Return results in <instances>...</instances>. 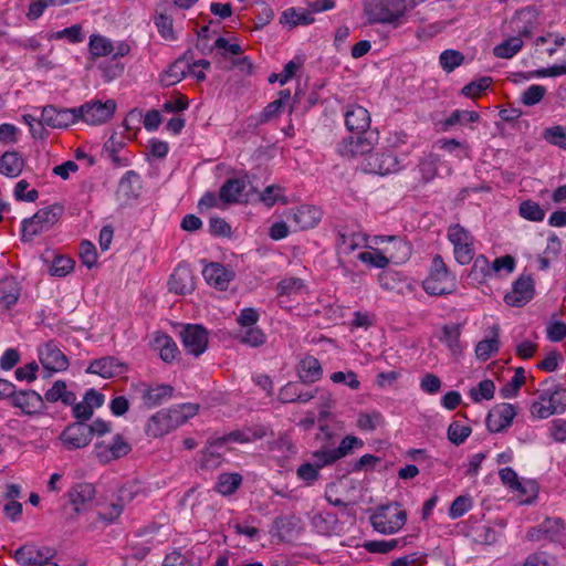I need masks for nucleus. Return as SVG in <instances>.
I'll list each match as a JSON object with an SVG mask.
<instances>
[{
    "label": "nucleus",
    "instance_id": "1",
    "mask_svg": "<svg viewBox=\"0 0 566 566\" xmlns=\"http://www.w3.org/2000/svg\"><path fill=\"white\" fill-rule=\"evenodd\" d=\"M422 287L434 296L451 294L457 290L455 276L448 270L440 254L433 256L429 276L422 282Z\"/></svg>",
    "mask_w": 566,
    "mask_h": 566
},
{
    "label": "nucleus",
    "instance_id": "2",
    "mask_svg": "<svg viewBox=\"0 0 566 566\" xmlns=\"http://www.w3.org/2000/svg\"><path fill=\"white\" fill-rule=\"evenodd\" d=\"M407 522V512L400 507V504L395 502L378 509L376 513L370 516V523L375 531L381 534L397 533Z\"/></svg>",
    "mask_w": 566,
    "mask_h": 566
},
{
    "label": "nucleus",
    "instance_id": "3",
    "mask_svg": "<svg viewBox=\"0 0 566 566\" xmlns=\"http://www.w3.org/2000/svg\"><path fill=\"white\" fill-rule=\"evenodd\" d=\"M63 208L59 205L40 209L33 217L22 221V240L32 241L34 237L51 229L59 220Z\"/></svg>",
    "mask_w": 566,
    "mask_h": 566
},
{
    "label": "nucleus",
    "instance_id": "4",
    "mask_svg": "<svg viewBox=\"0 0 566 566\" xmlns=\"http://www.w3.org/2000/svg\"><path fill=\"white\" fill-rule=\"evenodd\" d=\"M364 11L370 23H389L395 27L406 13V8L401 2L392 7L387 0H365Z\"/></svg>",
    "mask_w": 566,
    "mask_h": 566
},
{
    "label": "nucleus",
    "instance_id": "5",
    "mask_svg": "<svg viewBox=\"0 0 566 566\" xmlns=\"http://www.w3.org/2000/svg\"><path fill=\"white\" fill-rule=\"evenodd\" d=\"M116 102L107 99H91L76 107L77 122L82 120L88 125H102L109 120L116 111Z\"/></svg>",
    "mask_w": 566,
    "mask_h": 566
},
{
    "label": "nucleus",
    "instance_id": "6",
    "mask_svg": "<svg viewBox=\"0 0 566 566\" xmlns=\"http://www.w3.org/2000/svg\"><path fill=\"white\" fill-rule=\"evenodd\" d=\"M448 239L453 245L455 260L464 265L474 258L473 237L462 226L455 223L448 228Z\"/></svg>",
    "mask_w": 566,
    "mask_h": 566
},
{
    "label": "nucleus",
    "instance_id": "7",
    "mask_svg": "<svg viewBox=\"0 0 566 566\" xmlns=\"http://www.w3.org/2000/svg\"><path fill=\"white\" fill-rule=\"evenodd\" d=\"M535 296V282L530 274H521L513 283L512 290L504 295L509 306L523 307Z\"/></svg>",
    "mask_w": 566,
    "mask_h": 566
},
{
    "label": "nucleus",
    "instance_id": "8",
    "mask_svg": "<svg viewBox=\"0 0 566 566\" xmlns=\"http://www.w3.org/2000/svg\"><path fill=\"white\" fill-rule=\"evenodd\" d=\"M182 420L171 409H161L148 419L145 432L150 438H160L182 424Z\"/></svg>",
    "mask_w": 566,
    "mask_h": 566
},
{
    "label": "nucleus",
    "instance_id": "9",
    "mask_svg": "<svg viewBox=\"0 0 566 566\" xmlns=\"http://www.w3.org/2000/svg\"><path fill=\"white\" fill-rule=\"evenodd\" d=\"M55 555L56 551L52 547L28 543L14 552L13 558L22 566H41L44 562L51 560Z\"/></svg>",
    "mask_w": 566,
    "mask_h": 566
},
{
    "label": "nucleus",
    "instance_id": "10",
    "mask_svg": "<svg viewBox=\"0 0 566 566\" xmlns=\"http://www.w3.org/2000/svg\"><path fill=\"white\" fill-rule=\"evenodd\" d=\"M366 174L388 175L400 169L399 160L391 153H369L360 164Z\"/></svg>",
    "mask_w": 566,
    "mask_h": 566
},
{
    "label": "nucleus",
    "instance_id": "11",
    "mask_svg": "<svg viewBox=\"0 0 566 566\" xmlns=\"http://www.w3.org/2000/svg\"><path fill=\"white\" fill-rule=\"evenodd\" d=\"M377 135V133H364L344 138L338 144V153L344 157L368 156L378 139Z\"/></svg>",
    "mask_w": 566,
    "mask_h": 566
},
{
    "label": "nucleus",
    "instance_id": "12",
    "mask_svg": "<svg viewBox=\"0 0 566 566\" xmlns=\"http://www.w3.org/2000/svg\"><path fill=\"white\" fill-rule=\"evenodd\" d=\"M269 428L263 424H255L242 430H233L222 437L209 439L210 447H223L228 442L249 443L266 437Z\"/></svg>",
    "mask_w": 566,
    "mask_h": 566
},
{
    "label": "nucleus",
    "instance_id": "13",
    "mask_svg": "<svg viewBox=\"0 0 566 566\" xmlns=\"http://www.w3.org/2000/svg\"><path fill=\"white\" fill-rule=\"evenodd\" d=\"M77 122L76 107L57 108L54 105H46L41 112V124L54 129L67 128Z\"/></svg>",
    "mask_w": 566,
    "mask_h": 566
},
{
    "label": "nucleus",
    "instance_id": "14",
    "mask_svg": "<svg viewBox=\"0 0 566 566\" xmlns=\"http://www.w3.org/2000/svg\"><path fill=\"white\" fill-rule=\"evenodd\" d=\"M182 346L188 354L199 357L208 346V332L201 325H187L181 332Z\"/></svg>",
    "mask_w": 566,
    "mask_h": 566
},
{
    "label": "nucleus",
    "instance_id": "15",
    "mask_svg": "<svg viewBox=\"0 0 566 566\" xmlns=\"http://www.w3.org/2000/svg\"><path fill=\"white\" fill-rule=\"evenodd\" d=\"M132 451V447L122 434H115L112 442L104 441L95 443V452L99 462L109 463L111 461L120 459Z\"/></svg>",
    "mask_w": 566,
    "mask_h": 566
},
{
    "label": "nucleus",
    "instance_id": "16",
    "mask_svg": "<svg viewBox=\"0 0 566 566\" xmlns=\"http://www.w3.org/2000/svg\"><path fill=\"white\" fill-rule=\"evenodd\" d=\"M60 440L67 450L85 448L92 441L88 424L82 421L70 423L60 434Z\"/></svg>",
    "mask_w": 566,
    "mask_h": 566
},
{
    "label": "nucleus",
    "instance_id": "17",
    "mask_svg": "<svg viewBox=\"0 0 566 566\" xmlns=\"http://www.w3.org/2000/svg\"><path fill=\"white\" fill-rule=\"evenodd\" d=\"M39 358L44 369L50 373L63 371L69 368V358L57 345L50 340L39 349Z\"/></svg>",
    "mask_w": 566,
    "mask_h": 566
},
{
    "label": "nucleus",
    "instance_id": "18",
    "mask_svg": "<svg viewBox=\"0 0 566 566\" xmlns=\"http://www.w3.org/2000/svg\"><path fill=\"white\" fill-rule=\"evenodd\" d=\"M206 282L219 291H226L231 281L235 277V272L221 263L211 262L202 270Z\"/></svg>",
    "mask_w": 566,
    "mask_h": 566
},
{
    "label": "nucleus",
    "instance_id": "19",
    "mask_svg": "<svg viewBox=\"0 0 566 566\" xmlns=\"http://www.w3.org/2000/svg\"><path fill=\"white\" fill-rule=\"evenodd\" d=\"M516 416V408L511 403H500L488 415V430L494 433L502 432L511 427Z\"/></svg>",
    "mask_w": 566,
    "mask_h": 566
},
{
    "label": "nucleus",
    "instance_id": "20",
    "mask_svg": "<svg viewBox=\"0 0 566 566\" xmlns=\"http://www.w3.org/2000/svg\"><path fill=\"white\" fill-rule=\"evenodd\" d=\"M10 403L12 407L21 409L28 416L39 413L45 407L43 397L31 389L19 391L14 389Z\"/></svg>",
    "mask_w": 566,
    "mask_h": 566
},
{
    "label": "nucleus",
    "instance_id": "21",
    "mask_svg": "<svg viewBox=\"0 0 566 566\" xmlns=\"http://www.w3.org/2000/svg\"><path fill=\"white\" fill-rule=\"evenodd\" d=\"M344 116L346 128L350 133L355 135L370 133L369 128L371 118L367 108L357 104H352L347 106Z\"/></svg>",
    "mask_w": 566,
    "mask_h": 566
},
{
    "label": "nucleus",
    "instance_id": "22",
    "mask_svg": "<svg viewBox=\"0 0 566 566\" xmlns=\"http://www.w3.org/2000/svg\"><path fill=\"white\" fill-rule=\"evenodd\" d=\"M127 369V365L116 357L105 356L91 361L86 373L98 375L103 378H113L124 375Z\"/></svg>",
    "mask_w": 566,
    "mask_h": 566
},
{
    "label": "nucleus",
    "instance_id": "23",
    "mask_svg": "<svg viewBox=\"0 0 566 566\" xmlns=\"http://www.w3.org/2000/svg\"><path fill=\"white\" fill-rule=\"evenodd\" d=\"M322 219V211L311 205H302L291 209L287 220L293 222L298 230H307L318 224Z\"/></svg>",
    "mask_w": 566,
    "mask_h": 566
},
{
    "label": "nucleus",
    "instance_id": "24",
    "mask_svg": "<svg viewBox=\"0 0 566 566\" xmlns=\"http://www.w3.org/2000/svg\"><path fill=\"white\" fill-rule=\"evenodd\" d=\"M67 495L75 513L80 514L91 507L96 495V490L94 484L82 482L74 484L69 490Z\"/></svg>",
    "mask_w": 566,
    "mask_h": 566
},
{
    "label": "nucleus",
    "instance_id": "25",
    "mask_svg": "<svg viewBox=\"0 0 566 566\" xmlns=\"http://www.w3.org/2000/svg\"><path fill=\"white\" fill-rule=\"evenodd\" d=\"M169 292L185 295L195 289L192 271L188 265L179 264L171 273L168 281Z\"/></svg>",
    "mask_w": 566,
    "mask_h": 566
},
{
    "label": "nucleus",
    "instance_id": "26",
    "mask_svg": "<svg viewBox=\"0 0 566 566\" xmlns=\"http://www.w3.org/2000/svg\"><path fill=\"white\" fill-rule=\"evenodd\" d=\"M172 391L174 388L169 385L148 387L146 384H140L143 402L149 409L161 405L167 398L171 397Z\"/></svg>",
    "mask_w": 566,
    "mask_h": 566
},
{
    "label": "nucleus",
    "instance_id": "27",
    "mask_svg": "<svg viewBox=\"0 0 566 566\" xmlns=\"http://www.w3.org/2000/svg\"><path fill=\"white\" fill-rule=\"evenodd\" d=\"M191 71V64L185 56L174 61L169 67L160 75V82L164 86H172L182 81Z\"/></svg>",
    "mask_w": 566,
    "mask_h": 566
},
{
    "label": "nucleus",
    "instance_id": "28",
    "mask_svg": "<svg viewBox=\"0 0 566 566\" xmlns=\"http://www.w3.org/2000/svg\"><path fill=\"white\" fill-rule=\"evenodd\" d=\"M297 376L303 384H313L323 376L321 363L314 356H305L297 366Z\"/></svg>",
    "mask_w": 566,
    "mask_h": 566
},
{
    "label": "nucleus",
    "instance_id": "29",
    "mask_svg": "<svg viewBox=\"0 0 566 566\" xmlns=\"http://www.w3.org/2000/svg\"><path fill=\"white\" fill-rule=\"evenodd\" d=\"M25 161L17 150L6 151L0 157V174L15 178L21 175Z\"/></svg>",
    "mask_w": 566,
    "mask_h": 566
},
{
    "label": "nucleus",
    "instance_id": "30",
    "mask_svg": "<svg viewBox=\"0 0 566 566\" xmlns=\"http://www.w3.org/2000/svg\"><path fill=\"white\" fill-rule=\"evenodd\" d=\"M134 485H124L118 490V500L116 503L109 505V512L99 514L104 521L113 522L118 518L124 510V505L134 500L136 491L133 490Z\"/></svg>",
    "mask_w": 566,
    "mask_h": 566
},
{
    "label": "nucleus",
    "instance_id": "31",
    "mask_svg": "<svg viewBox=\"0 0 566 566\" xmlns=\"http://www.w3.org/2000/svg\"><path fill=\"white\" fill-rule=\"evenodd\" d=\"M154 347L159 350L165 363H172L180 354L176 342L165 333H158L154 338Z\"/></svg>",
    "mask_w": 566,
    "mask_h": 566
},
{
    "label": "nucleus",
    "instance_id": "32",
    "mask_svg": "<svg viewBox=\"0 0 566 566\" xmlns=\"http://www.w3.org/2000/svg\"><path fill=\"white\" fill-rule=\"evenodd\" d=\"M245 180L241 178L228 179L219 190V198L226 203L239 202L245 190Z\"/></svg>",
    "mask_w": 566,
    "mask_h": 566
},
{
    "label": "nucleus",
    "instance_id": "33",
    "mask_svg": "<svg viewBox=\"0 0 566 566\" xmlns=\"http://www.w3.org/2000/svg\"><path fill=\"white\" fill-rule=\"evenodd\" d=\"M500 327L493 325L491 327V337L480 340L475 346V356L479 360L486 361L492 354L500 349Z\"/></svg>",
    "mask_w": 566,
    "mask_h": 566
},
{
    "label": "nucleus",
    "instance_id": "34",
    "mask_svg": "<svg viewBox=\"0 0 566 566\" xmlns=\"http://www.w3.org/2000/svg\"><path fill=\"white\" fill-rule=\"evenodd\" d=\"M541 399L547 401L551 408H556V413L566 409V389L559 385H552L541 389Z\"/></svg>",
    "mask_w": 566,
    "mask_h": 566
},
{
    "label": "nucleus",
    "instance_id": "35",
    "mask_svg": "<svg viewBox=\"0 0 566 566\" xmlns=\"http://www.w3.org/2000/svg\"><path fill=\"white\" fill-rule=\"evenodd\" d=\"M43 399L48 402L61 401L63 405L69 406L74 405L76 401V395L73 391L67 390V386L64 380H56L44 394Z\"/></svg>",
    "mask_w": 566,
    "mask_h": 566
},
{
    "label": "nucleus",
    "instance_id": "36",
    "mask_svg": "<svg viewBox=\"0 0 566 566\" xmlns=\"http://www.w3.org/2000/svg\"><path fill=\"white\" fill-rule=\"evenodd\" d=\"M365 242V238L361 233L358 232H345L342 230L337 231V240L336 247L338 253L349 254L354 252L357 248L361 247Z\"/></svg>",
    "mask_w": 566,
    "mask_h": 566
},
{
    "label": "nucleus",
    "instance_id": "37",
    "mask_svg": "<svg viewBox=\"0 0 566 566\" xmlns=\"http://www.w3.org/2000/svg\"><path fill=\"white\" fill-rule=\"evenodd\" d=\"M480 119V115L475 111L455 109L449 117L440 123L442 132H449L457 124L465 125L467 123H475Z\"/></svg>",
    "mask_w": 566,
    "mask_h": 566
},
{
    "label": "nucleus",
    "instance_id": "38",
    "mask_svg": "<svg viewBox=\"0 0 566 566\" xmlns=\"http://www.w3.org/2000/svg\"><path fill=\"white\" fill-rule=\"evenodd\" d=\"M88 51L93 59L108 56L114 51V43L101 34H92L88 42Z\"/></svg>",
    "mask_w": 566,
    "mask_h": 566
},
{
    "label": "nucleus",
    "instance_id": "39",
    "mask_svg": "<svg viewBox=\"0 0 566 566\" xmlns=\"http://www.w3.org/2000/svg\"><path fill=\"white\" fill-rule=\"evenodd\" d=\"M461 326L459 324L444 325L442 327L441 340L447 344L452 355L459 356L462 353L460 345Z\"/></svg>",
    "mask_w": 566,
    "mask_h": 566
},
{
    "label": "nucleus",
    "instance_id": "40",
    "mask_svg": "<svg viewBox=\"0 0 566 566\" xmlns=\"http://www.w3.org/2000/svg\"><path fill=\"white\" fill-rule=\"evenodd\" d=\"M242 480L240 473H221L216 484V491L222 495H231L240 488Z\"/></svg>",
    "mask_w": 566,
    "mask_h": 566
},
{
    "label": "nucleus",
    "instance_id": "41",
    "mask_svg": "<svg viewBox=\"0 0 566 566\" xmlns=\"http://www.w3.org/2000/svg\"><path fill=\"white\" fill-rule=\"evenodd\" d=\"M314 22L313 15L308 10L297 11L294 8L285 10L280 17L281 24H289L291 28L296 25H307Z\"/></svg>",
    "mask_w": 566,
    "mask_h": 566
},
{
    "label": "nucleus",
    "instance_id": "42",
    "mask_svg": "<svg viewBox=\"0 0 566 566\" xmlns=\"http://www.w3.org/2000/svg\"><path fill=\"white\" fill-rule=\"evenodd\" d=\"M140 188V177L134 170L126 171L119 180V191L127 197H137Z\"/></svg>",
    "mask_w": 566,
    "mask_h": 566
},
{
    "label": "nucleus",
    "instance_id": "43",
    "mask_svg": "<svg viewBox=\"0 0 566 566\" xmlns=\"http://www.w3.org/2000/svg\"><path fill=\"white\" fill-rule=\"evenodd\" d=\"M523 46V41L520 36L510 38L493 49V53L500 59L513 57Z\"/></svg>",
    "mask_w": 566,
    "mask_h": 566
},
{
    "label": "nucleus",
    "instance_id": "44",
    "mask_svg": "<svg viewBox=\"0 0 566 566\" xmlns=\"http://www.w3.org/2000/svg\"><path fill=\"white\" fill-rule=\"evenodd\" d=\"M525 380L526 377L524 368L517 367L512 379L501 387L500 395L503 398L515 397L518 394L521 387L525 384Z\"/></svg>",
    "mask_w": 566,
    "mask_h": 566
},
{
    "label": "nucleus",
    "instance_id": "45",
    "mask_svg": "<svg viewBox=\"0 0 566 566\" xmlns=\"http://www.w3.org/2000/svg\"><path fill=\"white\" fill-rule=\"evenodd\" d=\"M124 147V143L116 139L115 135L104 144L102 155L112 160L115 166H126L127 163L118 156L119 150Z\"/></svg>",
    "mask_w": 566,
    "mask_h": 566
},
{
    "label": "nucleus",
    "instance_id": "46",
    "mask_svg": "<svg viewBox=\"0 0 566 566\" xmlns=\"http://www.w3.org/2000/svg\"><path fill=\"white\" fill-rule=\"evenodd\" d=\"M464 59L460 51L449 49L440 54L439 63L443 71L451 73L464 62Z\"/></svg>",
    "mask_w": 566,
    "mask_h": 566
},
{
    "label": "nucleus",
    "instance_id": "47",
    "mask_svg": "<svg viewBox=\"0 0 566 566\" xmlns=\"http://www.w3.org/2000/svg\"><path fill=\"white\" fill-rule=\"evenodd\" d=\"M473 280L478 282H483L489 276L492 275L491 263L488 258L484 255H478L475 259L473 258V265L471 268V273Z\"/></svg>",
    "mask_w": 566,
    "mask_h": 566
},
{
    "label": "nucleus",
    "instance_id": "48",
    "mask_svg": "<svg viewBox=\"0 0 566 566\" xmlns=\"http://www.w3.org/2000/svg\"><path fill=\"white\" fill-rule=\"evenodd\" d=\"M154 23L163 39L166 41H175L177 39L174 32L171 17L161 12H156Z\"/></svg>",
    "mask_w": 566,
    "mask_h": 566
},
{
    "label": "nucleus",
    "instance_id": "49",
    "mask_svg": "<svg viewBox=\"0 0 566 566\" xmlns=\"http://www.w3.org/2000/svg\"><path fill=\"white\" fill-rule=\"evenodd\" d=\"M518 211L522 218L530 221H543L545 217V211L537 202L532 200L522 201Z\"/></svg>",
    "mask_w": 566,
    "mask_h": 566
},
{
    "label": "nucleus",
    "instance_id": "50",
    "mask_svg": "<svg viewBox=\"0 0 566 566\" xmlns=\"http://www.w3.org/2000/svg\"><path fill=\"white\" fill-rule=\"evenodd\" d=\"M494 394L495 385L491 379H484L479 382L478 387L470 389V397L474 402H480L482 399L490 400Z\"/></svg>",
    "mask_w": 566,
    "mask_h": 566
},
{
    "label": "nucleus",
    "instance_id": "51",
    "mask_svg": "<svg viewBox=\"0 0 566 566\" xmlns=\"http://www.w3.org/2000/svg\"><path fill=\"white\" fill-rule=\"evenodd\" d=\"M214 447H210L208 442V447L205 448L200 452L199 465L203 470H212L217 469L222 462L221 453L213 450Z\"/></svg>",
    "mask_w": 566,
    "mask_h": 566
},
{
    "label": "nucleus",
    "instance_id": "52",
    "mask_svg": "<svg viewBox=\"0 0 566 566\" xmlns=\"http://www.w3.org/2000/svg\"><path fill=\"white\" fill-rule=\"evenodd\" d=\"M74 260L66 255H56L49 269V273L53 276H65L74 269Z\"/></svg>",
    "mask_w": 566,
    "mask_h": 566
},
{
    "label": "nucleus",
    "instance_id": "53",
    "mask_svg": "<svg viewBox=\"0 0 566 566\" xmlns=\"http://www.w3.org/2000/svg\"><path fill=\"white\" fill-rule=\"evenodd\" d=\"M296 476L311 486L321 478L319 469L313 462H305L297 468Z\"/></svg>",
    "mask_w": 566,
    "mask_h": 566
},
{
    "label": "nucleus",
    "instance_id": "54",
    "mask_svg": "<svg viewBox=\"0 0 566 566\" xmlns=\"http://www.w3.org/2000/svg\"><path fill=\"white\" fill-rule=\"evenodd\" d=\"M98 70L102 73V77L105 82H111L119 77L124 72V64L117 60L111 59L98 65Z\"/></svg>",
    "mask_w": 566,
    "mask_h": 566
},
{
    "label": "nucleus",
    "instance_id": "55",
    "mask_svg": "<svg viewBox=\"0 0 566 566\" xmlns=\"http://www.w3.org/2000/svg\"><path fill=\"white\" fill-rule=\"evenodd\" d=\"M491 83L492 78L490 76H483L463 86L461 93L467 97L475 98L486 91Z\"/></svg>",
    "mask_w": 566,
    "mask_h": 566
},
{
    "label": "nucleus",
    "instance_id": "56",
    "mask_svg": "<svg viewBox=\"0 0 566 566\" xmlns=\"http://www.w3.org/2000/svg\"><path fill=\"white\" fill-rule=\"evenodd\" d=\"M471 428L462 426L458 421H453L448 427V439L455 446L462 444L471 434Z\"/></svg>",
    "mask_w": 566,
    "mask_h": 566
},
{
    "label": "nucleus",
    "instance_id": "57",
    "mask_svg": "<svg viewBox=\"0 0 566 566\" xmlns=\"http://www.w3.org/2000/svg\"><path fill=\"white\" fill-rule=\"evenodd\" d=\"M313 463L321 470L324 467L332 465L336 461H338V458L335 454V451L333 448L329 447H322L321 449L314 451L312 453Z\"/></svg>",
    "mask_w": 566,
    "mask_h": 566
},
{
    "label": "nucleus",
    "instance_id": "58",
    "mask_svg": "<svg viewBox=\"0 0 566 566\" xmlns=\"http://www.w3.org/2000/svg\"><path fill=\"white\" fill-rule=\"evenodd\" d=\"M473 505L470 495H460L455 497L449 509V516L453 520L463 516Z\"/></svg>",
    "mask_w": 566,
    "mask_h": 566
},
{
    "label": "nucleus",
    "instance_id": "59",
    "mask_svg": "<svg viewBox=\"0 0 566 566\" xmlns=\"http://www.w3.org/2000/svg\"><path fill=\"white\" fill-rule=\"evenodd\" d=\"M400 545V539L394 538L390 541H368L364 544L367 552L374 554H387Z\"/></svg>",
    "mask_w": 566,
    "mask_h": 566
},
{
    "label": "nucleus",
    "instance_id": "60",
    "mask_svg": "<svg viewBox=\"0 0 566 566\" xmlns=\"http://www.w3.org/2000/svg\"><path fill=\"white\" fill-rule=\"evenodd\" d=\"M545 94V86L533 84L523 92L521 96V102L526 106H533L539 103Z\"/></svg>",
    "mask_w": 566,
    "mask_h": 566
},
{
    "label": "nucleus",
    "instance_id": "61",
    "mask_svg": "<svg viewBox=\"0 0 566 566\" xmlns=\"http://www.w3.org/2000/svg\"><path fill=\"white\" fill-rule=\"evenodd\" d=\"M239 338L242 344L251 347H259L265 343V335L259 327L247 328Z\"/></svg>",
    "mask_w": 566,
    "mask_h": 566
},
{
    "label": "nucleus",
    "instance_id": "62",
    "mask_svg": "<svg viewBox=\"0 0 566 566\" xmlns=\"http://www.w3.org/2000/svg\"><path fill=\"white\" fill-rule=\"evenodd\" d=\"M358 259L371 266L384 269L389 264V259L382 254L379 250H375L374 252L364 251L358 254Z\"/></svg>",
    "mask_w": 566,
    "mask_h": 566
},
{
    "label": "nucleus",
    "instance_id": "63",
    "mask_svg": "<svg viewBox=\"0 0 566 566\" xmlns=\"http://www.w3.org/2000/svg\"><path fill=\"white\" fill-rule=\"evenodd\" d=\"M544 138L552 145L566 148V130L562 126L548 127L544 130Z\"/></svg>",
    "mask_w": 566,
    "mask_h": 566
},
{
    "label": "nucleus",
    "instance_id": "64",
    "mask_svg": "<svg viewBox=\"0 0 566 566\" xmlns=\"http://www.w3.org/2000/svg\"><path fill=\"white\" fill-rule=\"evenodd\" d=\"M80 258L84 265L92 269L97 262V251L95 245L90 241H82L80 245Z\"/></svg>",
    "mask_w": 566,
    "mask_h": 566
}]
</instances>
